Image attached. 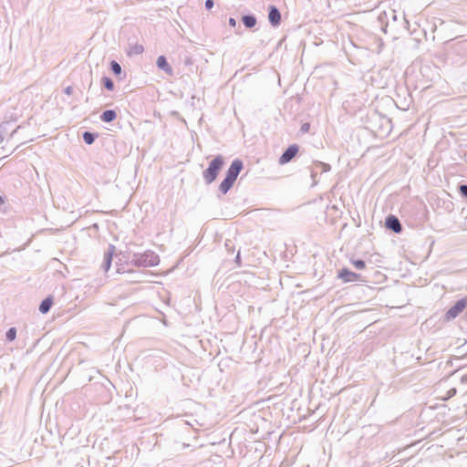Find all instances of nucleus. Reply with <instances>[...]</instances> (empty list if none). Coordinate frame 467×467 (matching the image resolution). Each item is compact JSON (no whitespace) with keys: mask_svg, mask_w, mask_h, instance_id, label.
Returning <instances> with one entry per match:
<instances>
[{"mask_svg":"<svg viewBox=\"0 0 467 467\" xmlns=\"http://www.w3.org/2000/svg\"><path fill=\"white\" fill-rule=\"evenodd\" d=\"M95 138H96L95 134H93V133H91L89 131H85L83 133V140L88 145H90V144H92L94 142Z\"/></svg>","mask_w":467,"mask_h":467,"instance_id":"nucleus-16","label":"nucleus"},{"mask_svg":"<svg viewBox=\"0 0 467 467\" xmlns=\"http://www.w3.org/2000/svg\"><path fill=\"white\" fill-rule=\"evenodd\" d=\"M130 264L138 267H151L160 264V256L151 250L143 253H135L131 256Z\"/></svg>","mask_w":467,"mask_h":467,"instance_id":"nucleus-1","label":"nucleus"},{"mask_svg":"<svg viewBox=\"0 0 467 467\" xmlns=\"http://www.w3.org/2000/svg\"><path fill=\"white\" fill-rule=\"evenodd\" d=\"M213 6V0H206L205 1V7L207 9H211Z\"/></svg>","mask_w":467,"mask_h":467,"instance_id":"nucleus-23","label":"nucleus"},{"mask_svg":"<svg viewBox=\"0 0 467 467\" xmlns=\"http://www.w3.org/2000/svg\"><path fill=\"white\" fill-rule=\"evenodd\" d=\"M114 250V245H109L108 251L104 254V259L101 267L105 272H108L110 268Z\"/></svg>","mask_w":467,"mask_h":467,"instance_id":"nucleus-8","label":"nucleus"},{"mask_svg":"<svg viewBox=\"0 0 467 467\" xmlns=\"http://www.w3.org/2000/svg\"><path fill=\"white\" fill-rule=\"evenodd\" d=\"M229 25H230L231 26H234H234H236V20H235L234 17H230V18H229Z\"/></svg>","mask_w":467,"mask_h":467,"instance_id":"nucleus-24","label":"nucleus"},{"mask_svg":"<svg viewBox=\"0 0 467 467\" xmlns=\"http://www.w3.org/2000/svg\"><path fill=\"white\" fill-rule=\"evenodd\" d=\"M156 64H157V67L160 69L163 70L169 76H172L173 75V69L169 65V63L167 62V59H166V57L164 56L158 57Z\"/></svg>","mask_w":467,"mask_h":467,"instance_id":"nucleus-10","label":"nucleus"},{"mask_svg":"<svg viewBox=\"0 0 467 467\" xmlns=\"http://www.w3.org/2000/svg\"><path fill=\"white\" fill-rule=\"evenodd\" d=\"M6 339L8 341H13L16 339V327H10L6 334H5Z\"/></svg>","mask_w":467,"mask_h":467,"instance_id":"nucleus-18","label":"nucleus"},{"mask_svg":"<svg viewBox=\"0 0 467 467\" xmlns=\"http://www.w3.org/2000/svg\"><path fill=\"white\" fill-rule=\"evenodd\" d=\"M102 83L108 90L111 91L114 89V83L109 77H103Z\"/></svg>","mask_w":467,"mask_h":467,"instance_id":"nucleus-17","label":"nucleus"},{"mask_svg":"<svg viewBox=\"0 0 467 467\" xmlns=\"http://www.w3.org/2000/svg\"><path fill=\"white\" fill-rule=\"evenodd\" d=\"M467 307V297H463L455 302V304L445 313L447 320L457 317Z\"/></svg>","mask_w":467,"mask_h":467,"instance_id":"nucleus-3","label":"nucleus"},{"mask_svg":"<svg viewBox=\"0 0 467 467\" xmlns=\"http://www.w3.org/2000/svg\"><path fill=\"white\" fill-rule=\"evenodd\" d=\"M224 163L222 155L216 156L210 163L208 168L203 171L202 178L207 184H211L217 178L218 172L221 171Z\"/></svg>","mask_w":467,"mask_h":467,"instance_id":"nucleus-2","label":"nucleus"},{"mask_svg":"<svg viewBox=\"0 0 467 467\" xmlns=\"http://www.w3.org/2000/svg\"><path fill=\"white\" fill-rule=\"evenodd\" d=\"M308 128H309V124H307V123H306V124H304V125L302 126V130H303L304 131L308 130Z\"/></svg>","mask_w":467,"mask_h":467,"instance_id":"nucleus-26","label":"nucleus"},{"mask_svg":"<svg viewBox=\"0 0 467 467\" xmlns=\"http://www.w3.org/2000/svg\"><path fill=\"white\" fill-rule=\"evenodd\" d=\"M244 165L243 161L239 159H235L233 161L232 164L230 165L229 169L226 172L227 179L233 181L234 182L236 181L240 171H242Z\"/></svg>","mask_w":467,"mask_h":467,"instance_id":"nucleus-4","label":"nucleus"},{"mask_svg":"<svg viewBox=\"0 0 467 467\" xmlns=\"http://www.w3.org/2000/svg\"><path fill=\"white\" fill-rule=\"evenodd\" d=\"M337 277L341 279L344 283H350L358 281L359 278V275L349 271L348 268H342L338 272Z\"/></svg>","mask_w":467,"mask_h":467,"instance_id":"nucleus-6","label":"nucleus"},{"mask_svg":"<svg viewBox=\"0 0 467 467\" xmlns=\"http://www.w3.org/2000/svg\"><path fill=\"white\" fill-rule=\"evenodd\" d=\"M240 261H241V259H240V254L238 253V254H237V255H236V257H235V262H236L239 265H240Z\"/></svg>","mask_w":467,"mask_h":467,"instance_id":"nucleus-27","label":"nucleus"},{"mask_svg":"<svg viewBox=\"0 0 467 467\" xmlns=\"http://www.w3.org/2000/svg\"><path fill=\"white\" fill-rule=\"evenodd\" d=\"M242 21L247 28H252L256 25V18L252 15L244 16Z\"/></svg>","mask_w":467,"mask_h":467,"instance_id":"nucleus-15","label":"nucleus"},{"mask_svg":"<svg viewBox=\"0 0 467 467\" xmlns=\"http://www.w3.org/2000/svg\"><path fill=\"white\" fill-rule=\"evenodd\" d=\"M234 183V182L233 181H231L227 178H224V180L219 185V191L223 194H226L230 191V189L233 187Z\"/></svg>","mask_w":467,"mask_h":467,"instance_id":"nucleus-14","label":"nucleus"},{"mask_svg":"<svg viewBox=\"0 0 467 467\" xmlns=\"http://www.w3.org/2000/svg\"><path fill=\"white\" fill-rule=\"evenodd\" d=\"M298 152V146L296 144L290 145L284 153L280 156L278 162L284 165L289 162Z\"/></svg>","mask_w":467,"mask_h":467,"instance_id":"nucleus-5","label":"nucleus"},{"mask_svg":"<svg viewBox=\"0 0 467 467\" xmlns=\"http://www.w3.org/2000/svg\"><path fill=\"white\" fill-rule=\"evenodd\" d=\"M52 304L53 298L51 296L47 297L41 302L39 306V311L42 314H47L50 310Z\"/></svg>","mask_w":467,"mask_h":467,"instance_id":"nucleus-12","label":"nucleus"},{"mask_svg":"<svg viewBox=\"0 0 467 467\" xmlns=\"http://www.w3.org/2000/svg\"><path fill=\"white\" fill-rule=\"evenodd\" d=\"M7 125H9V122H3L0 124V144L4 141V139H5L4 134L6 131Z\"/></svg>","mask_w":467,"mask_h":467,"instance_id":"nucleus-20","label":"nucleus"},{"mask_svg":"<svg viewBox=\"0 0 467 467\" xmlns=\"http://www.w3.org/2000/svg\"><path fill=\"white\" fill-rule=\"evenodd\" d=\"M5 202L3 197L0 195V205L3 204Z\"/></svg>","mask_w":467,"mask_h":467,"instance_id":"nucleus-28","label":"nucleus"},{"mask_svg":"<svg viewBox=\"0 0 467 467\" xmlns=\"http://www.w3.org/2000/svg\"><path fill=\"white\" fill-rule=\"evenodd\" d=\"M117 118V113L113 109H107L100 115L103 122H111Z\"/></svg>","mask_w":467,"mask_h":467,"instance_id":"nucleus-11","label":"nucleus"},{"mask_svg":"<svg viewBox=\"0 0 467 467\" xmlns=\"http://www.w3.org/2000/svg\"><path fill=\"white\" fill-rule=\"evenodd\" d=\"M144 51V47L141 44H133V45H130V47H129V50H128V55L129 56H135V55H140L142 54Z\"/></svg>","mask_w":467,"mask_h":467,"instance_id":"nucleus-13","label":"nucleus"},{"mask_svg":"<svg viewBox=\"0 0 467 467\" xmlns=\"http://www.w3.org/2000/svg\"><path fill=\"white\" fill-rule=\"evenodd\" d=\"M459 191L462 196L467 198V184H462Z\"/></svg>","mask_w":467,"mask_h":467,"instance_id":"nucleus-22","label":"nucleus"},{"mask_svg":"<svg viewBox=\"0 0 467 467\" xmlns=\"http://www.w3.org/2000/svg\"><path fill=\"white\" fill-rule=\"evenodd\" d=\"M65 93L67 95H70L72 93V88L71 87L66 88Z\"/></svg>","mask_w":467,"mask_h":467,"instance_id":"nucleus-25","label":"nucleus"},{"mask_svg":"<svg viewBox=\"0 0 467 467\" xmlns=\"http://www.w3.org/2000/svg\"><path fill=\"white\" fill-rule=\"evenodd\" d=\"M352 265L357 268V269H364L365 266H366V264L363 260H360V259H356V260H352L351 261Z\"/></svg>","mask_w":467,"mask_h":467,"instance_id":"nucleus-21","label":"nucleus"},{"mask_svg":"<svg viewBox=\"0 0 467 467\" xmlns=\"http://www.w3.org/2000/svg\"><path fill=\"white\" fill-rule=\"evenodd\" d=\"M268 19L273 26H277L281 22V14L278 8L275 5L269 6Z\"/></svg>","mask_w":467,"mask_h":467,"instance_id":"nucleus-7","label":"nucleus"},{"mask_svg":"<svg viewBox=\"0 0 467 467\" xmlns=\"http://www.w3.org/2000/svg\"><path fill=\"white\" fill-rule=\"evenodd\" d=\"M110 68L115 75H119L121 73V67L116 61H111Z\"/></svg>","mask_w":467,"mask_h":467,"instance_id":"nucleus-19","label":"nucleus"},{"mask_svg":"<svg viewBox=\"0 0 467 467\" xmlns=\"http://www.w3.org/2000/svg\"><path fill=\"white\" fill-rule=\"evenodd\" d=\"M386 226L395 233H400L402 230L401 224L397 217L390 215L386 220Z\"/></svg>","mask_w":467,"mask_h":467,"instance_id":"nucleus-9","label":"nucleus"}]
</instances>
